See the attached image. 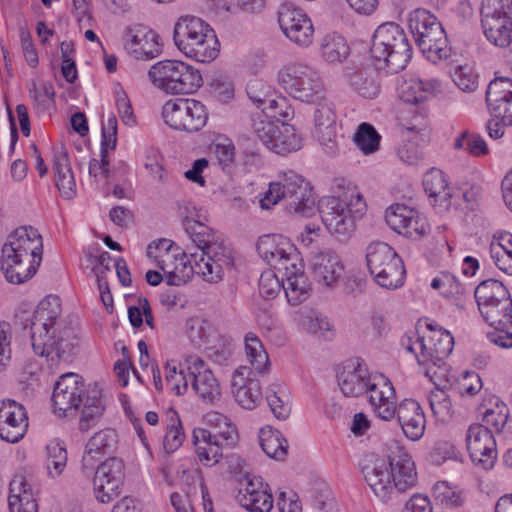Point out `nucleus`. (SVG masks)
Segmentation results:
<instances>
[{"instance_id":"obj_36","label":"nucleus","mask_w":512,"mask_h":512,"mask_svg":"<svg viewBox=\"0 0 512 512\" xmlns=\"http://www.w3.org/2000/svg\"><path fill=\"white\" fill-rule=\"evenodd\" d=\"M260 446L264 453L275 460H284L288 452V442L282 433L270 426L259 432Z\"/></svg>"},{"instance_id":"obj_37","label":"nucleus","mask_w":512,"mask_h":512,"mask_svg":"<svg viewBox=\"0 0 512 512\" xmlns=\"http://www.w3.org/2000/svg\"><path fill=\"white\" fill-rule=\"evenodd\" d=\"M192 388L202 401L207 404L213 405L220 401V385L210 369H205L202 374L192 378Z\"/></svg>"},{"instance_id":"obj_56","label":"nucleus","mask_w":512,"mask_h":512,"mask_svg":"<svg viewBox=\"0 0 512 512\" xmlns=\"http://www.w3.org/2000/svg\"><path fill=\"white\" fill-rule=\"evenodd\" d=\"M171 422L167 426L163 440V448L168 454L175 452L182 445L185 438L181 421L177 414H175V418H171Z\"/></svg>"},{"instance_id":"obj_4","label":"nucleus","mask_w":512,"mask_h":512,"mask_svg":"<svg viewBox=\"0 0 512 512\" xmlns=\"http://www.w3.org/2000/svg\"><path fill=\"white\" fill-rule=\"evenodd\" d=\"M55 410L64 415L76 411L82 405L79 429L87 432L94 427L103 415L105 405L102 390L97 383L86 385L76 373H66L55 383L52 395Z\"/></svg>"},{"instance_id":"obj_25","label":"nucleus","mask_w":512,"mask_h":512,"mask_svg":"<svg viewBox=\"0 0 512 512\" xmlns=\"http://www.w3.org/2000/svg\"><path fill=\"white\" fill-rule=\"evenodd\" d=\"M371 374L361 359L347 361L337 373L338 386L346 397H358L367 391Z\"/></svg>"},{"instance_id":"obj_50","label":"nucleus","mask_w":512,"mask_h":512,"mask_svg":"<svg viewBox=\"0 0 512 512\" xmlns=\"http://www.w3.org/2000/svg\"><path fill=\"white\" fill-rule=\"evenodd\" d=\"M280 121L272 120L270 117L265 115H259L253 119V132L256 137L267 147L271 145L272 138L275 133L278 132Z\"/></svg>"},{"instance_id":"obj_3","label":"nucleus","mask_w":512,"mask_h":512,"mask_svg":"<svg viewBox=\"0 0 512 512\" xmlns=\"http://www.w3.org/2000/svg\"><path fill=\"white\" fill-rule=\"evenodd\" d=\"M194 206L179 205V213L185 233L201 251L196 261L197 272L209 283L219 282L226 269L234 265L232 249L222 237L208 225L194 218Z\"/></svg>"},{"instance_id":"obj_54","label":"nucleus","mask_w":512,"mask_h":512,"mask_svg":"<svg viewBox=\"0 0 512 512\" xmlns=\"http://www.w3.org/2000/svg\"><path fill=\"white\" fill-rule=\"evenodd\" d=\"M269 86L260 80L250 81L247 85V95L249 99L256 105L257 108L266 114L270 101L274 100L269 95Z\"/></svg>"},{"instance_id":"obj_14","label":"nucleus","mask_w":512,"mask_h":512,"mask_svg":"<svg viewBox=\"0 0 512 512\" xmlns=\"http://www.w3.org/2000/svg\"><path fill=\"white\" fill-rule=\"evenodd\" d=\"M366 262L370 274L379 286L396 289L403 285L406 274L404 264L390 245L384 242L369 244Z\"/></svg>"},{"instance_id":"obj_8","label":"nucleus","mask_w":512,"mask_h":512,"mask_svg":"<svg viewBox=\"0 0 512 512\" xmlns=\"http://www.w3.org/2000/svg\"><path fill=\"white\" fill-rule=\"evenodd\" d=\"M370 53L379 69L386 67L398 73L410 62L413 50L404 29L394 22H386L375 30Z\"/></svg>"},{"instance_id":"obj_12","label":"nucleus","mask_w":512,"mask_h":512,"mask_svg":"<svg viewBox=\"0 0 512 512\" xmlns=\"http://www.w3.org/2000/svg\"><path fill=\"white\" fill-rule=\"evenodd\" d=\"M279 85L294 99L312 103L324 96V84L315 68L302 62L284 66L277 74Z\"/></svg>"},{"instance_id":"obj_15","label":"nucleus","mask_w":512,"mask_h":512,"mask_svg":"<svg viewBox=\"0 0 512 512\" xmlns=\"http://www.w3.org/2000/svg\"><path fill=\"white\" fill-rule=\"evenodd\" d=\"M164 122L172 129L188 133L200 131L207 123L205 105L195 99L168 100L162 108Z\"/></svg>"},{"instance_id":"obj_19","label":"nucleus","mask_w":512,"mask_h":512,"mask_svg":"<svg viewBox=\"0 0 512 512\" xmlns=\"http://www.w3.org/2000/svg\"><path fill=\"white\" fill-rule=\"evenodd\" d=\"M466 446L473 463L486 470L494 466L497 458L496 441L488 427L470 425L466 433Z\"/></svg>"},{"instance_id":"obj_13","label":"nucleus","mask_w":512,"mask_h":512,"mask_svg":"<svg viewBox=\"0 0 512 512\" xmlns=\"http://www.w3.org/2000/svg\"><path fill=\"white\" fill-rule=\"evenodd\" d=\"M478 309L491 326L512 324V299L504 284L495 279L482 281L474 291Z\"/></svg>"},{"instance_id":"obj_21","label":"nucleus","mask_w":512,"mask_h":512,"mask_svg":"<svg viewBox=\"0 0 512 512\" xmlns=\"http://www.w3.org/2000/svg\"><path fill=\"white\" fill-rule=\"evenodd\" d=\"M310 270L316 283L324 288L334 289L345 273V266L335 251L326 249L312 256Z\"/></svg>"},{"instance_id":"obj_23","label":"nucleus","mask_w":512,"mask_h":512,"mask_svg":"<svg viewBox=\"0 0 512 512\" xmlns=\"http://www.w3.org/2000/svg\"><path fill=\"white\" fill-rule=\"evenodd\" d=\"M486 102L491 114L506 126H512V79L498 77L486 91Z\"/></svg>"},{"instance_id":"obj_46","label":"nucleus","mask_w":512,"mask_h":512,"mask_svg":"<svg viewBox=\"0 0 512 512\" xmlns=\"http://www.w3.org/2000/svg\"><path fill=\"white\" fill-rule=\"evenodd\" d=\"M245 351L253 368L258 372H263L265 366L269 363V358L260 339L256 335L251 333L246 335Z\"/></svg>"},{"instance_id":"obj_10","label":"nucleus","mask_w":512,"mask_h":512,"mask_svg":"<svg viewBox=\"0 0 512 512\" xmlns=\"http://www.w3.org/2000/svg\"><path fill=\"white\" fill-rule=\"evenodd\" d=\"M408 27L423 55L432 63L447 59L451 55L447 34L438 19L425 9H416L409 14Z\"/></svg>"},{"instance_id":"obj_44","label":"nucleus","mask_w":512,"mask_h":512,"mask_svg":"<svg viewBox=\"0 0 512 512\" xmlns=\"http://www.w3.org/2000/svg\"><path fill=\"white\" fill-rule=\"evenodd\" d=\"M46 451V468L48 475L51 478H57L62 474L67 465L68 457L66 448L58 442H51L46 446Z\"/></svg>"},{"instance_id":"obj_2","label":"nucleus","mask_w":512,"mask_h":512,"mask_svg":"<svg viewBox=\"0 0 512 512\" xmlns=\"http://www.w3.org/2000/svg\"><path fill=\"white\" fill-rule=\"evenodd\" d=\"M362 473L368 486L382 502L395 491L405 492L417 484V471L411 455L398 443L389 448L387 458L373 453L364 458Z\"/></svg>"},{"instance_id":"obj_55","label":"nucleus","mask_w":512,"mask_h":512,"mask_svg":"<svg viewBox=\"0 0 512 512\" xmlns=\"http://www.w3.org/2000/svg\"><path fill=\"white\" fill-rule=\"evenodd\" d=\"M351 87L362 97L373 98L378 94V85L373 77L362 71H357L350 76Z\"/></svg>"},{"instance_id":"obj_28","label":"nucleus","mask_w":512,"mask_h":512,"mask_svg":"<svg viewBox=\"0 0 512 512\" xmlns=\"http://www.w3.org/2000/svg\"><path fill=\"white\" fill-rule=\"evenodd\" d=\"M482 27L487 40L501 48L510 47L512 51V18L501 11L488 13L482 11Z\"/></svg>"},{"instance_id":"obj_40","label":"nucleus","mask_w":512,"mask_h":512,"mask_svg":"<svg viewBox=\"0 0 512 512\" xmlns=\"http://www.w3.org/2000/svg\"><path fill=\"white\" fill-rule=\"evenodd\" d=\"M287 300L292 305H298L305 300L311 290V284L304 274V271L290 276L285 279L283 283Z\"/></svg>"},{"instance_id":"obj_48","label":"nucleus","mask_w":512,"mask_h":512,"mask_svg":"<svg viewBox=\"0 0 512 512\" xmlns=\"http://www.w3.org/2000/svg\"><path fill=\"white\" fill-rule=\"evenodd\" d=\"M210 151L215 155L222 169L229 170L235 158V147L232 141L225 137H217L210 145Z\"/></svg>"},{"instance_id":"obj_24","label":"nucleus","mask_w":512,"mask_h":512,"mask_svg":"<svg viewBox=\"0 0 512 512\" xmlns=\"http://www.w3.org/2000/svg\"><path fill=\"white\" fill-rule=\"evenodd\" d=\"M28 418L22 405L8 399L0 404V438L9 443L20 441L28 427Z\"/></svg>"},{"instance_id":"obj_61","label":"nucleus","mask_w":512,"mask_h":512,"mask_svg":"<svg viewBox=\"0 0 512 512\" xmlns=\"http://www.w3.org/2000/svg\"><path fill=\"white\" fill-rule=\"evenodd\" d=\"M11 326L7 322H0V372L4 371L11 361Z\"/></svg>"},{"instance_id":"obj_41","label":"nucleus","mask_w":512,"mask_h":512,"mask_svg":"<svg viewBox=\"0 0 512 512\" xmlns=\"http://www.w3.org/2000/svg\"><path fill=\"white\" fill-rule=\"evenodd\" d=\"M322 57L328 63H341L349 55V46L340 35H327L321 45Z\"/></svg>"},{"instance_id":"obj_62","label":"nucleus","mask_w":512,"mask_h":512,"mask_svg":"<svg viewBox=\"0 0 512 512\" xmlns=\"http://www.w3.org/2000/svg\"><path fill=\"white\" fill-rule=\"evenodd\" d=\"M442 361L429 362L426 369V376L434 383L435 388L446 389L449 383L448 369L445 365L441 364Z\"/></svg>"},{"instance_id":"obj_43","label":"nucleus","mask_w":512,"mask_h":512,"mask_svg":"<svg viewBox=\"0 0 512 512\" xmlns=\"http://www.w3.org/2000/svg\"><path fill=\"white\" fill-rule=\"evenodd\" d=\"M353 139L356 146L368 155L379 149L381 136L371 124L363 122L358 126Z\"/></svg>"},{"instance_id":"obj_26","label":"nucleus","mask_w":512,"mask_h":512,"mask_svg":"<svg viewBox=\"0 0 512 512\" xmlns=\"http://www.w3.org/2000/svg\"><path fill=\"white\" fill-rule=\"evenodd\" d=\"M125 49L135 59L150 60L160 55L162 46L159 35L144 26L138 25L126 31Z\"/></svg>"},{"instance_id":"obj_51","label":"nucleus","mask_w":512,"mask_h":512,"mask_svg":"<svg viewBox=\"0 0 512 512\" xmlns=\"http://www.w3.org/2000/svg\"><path fill=\"white\" fill-rule=\"evenodd\" d=\"M279 272H283V275L288 278L304 271L303 260L294 245V250H289L282 256L278 257V260L272 266Z\"/></svg>"},{"instance_id":"obj_16","label":"nucleus","mask_w":512,"mask_h":512,"mask_svg":"<svg viewBox=\"0 0 512 512\" xmlns=\"http://www.w3.org/2000/svg\"><path fill=\"white\" fill-rule=\"evenodd\" d=\"M125 479V464L118 457H110L99 464L94 472L93 490L100 503H110L121 494Z\"/></svg>"},{"instance_id":"obj_59","label":"nucleus","mask_w":512,"mask_h":512,"mask_svg":"<svg viewBox=\"0 0 512 512\" xmlns=\"http://www.w3.org/2000/svg\"><path fill=\"white\" fill-rule=\"evenodd\" d=\"M508 414L507 406L503 402H496L494 408L485 411L483 420L486 425L490 426L494 431L500 432L507 423Z\"/></svg>"},{"instance_id":"obj_17","label":"nucleus","mask_w":512,"mask_h":512,"mask_svg":"<svg viewBox=\"0 0 512 512\" xmlns=\"http://www.w3.org/2000/svg\"><path fill=\"white\" fill-rule=\"evenodd\" d=\"M278 23L285 36L296 45L308 47L313 41L314 28L311 19L290 2H284L278 10Z\"/></svg>"},{"instance_id":"obj_45","label":"nucleus","mask_w":512,"mask_h":512,"mask_svg":"<svg viewBox=\"0 0 512 512\" xmlns=\"http://www.w3.org/2000/svg\"><path fill=\"white\" fill-rule=\"evenodd\" d=\"M457 150H465L472 156L480 157L488 153V147L485 140L478 134L463 131L460 133L453 144Z\"/></svg>"},{"instance_id":"obj_29","label":"nucleus","mask_w":512,"mask_h":512,"mask_svg":"<svg viewBox=\"0 0 512 512\" xmlns=\"http://www.w3.org/2000/svg\"><path fill=\"white\" fill-rule=\"evenodd\" d=\"M397 419L404 435L412 440H420L425 432L426 419L420 404L413 399L403 400L397 410Z\"/></svg>"},{"instance_id":"obj_52","label":"nucleus","mask_w":512,"mask_h":512,"mask_svg":"<svg viewBox=\"0 0 512 512\" xmlns=\"http://www.w3.org/2000/svg\"><path fill=\"white\" fill-rule=\"evenodd\" d=\"M239 504L250 512H269L273 507V497L266 489L239 497Z\"/></svg>"},{"instance_id":"obj_63","label":"nucleus","mask_w":512,"mask_h":512,"mask_svg":"<svg viewBox=\"0 0 512 512\" xmlns=\"http://www.w3.org/2000/svg\"><path fill=\"white\" fill-rule=\"evenodd\" d=\"M490 255L500 270L512 274V251L502 249L498 243H491Z\"/></svg>"},{"instance_id":"obj_31","label":"nucleus","mask_w":512,"mask_h":512,"mask_svg":"<svg viewBox=\"0 0 512 512\" xmlns=\"http://www.w3.org/2000/svg\"><path fill=\"white\" fill-rule=\"evenodd\" d=\"M53 174L60 195L64 199L74 198L76 196V181L68 152L63 146L54 150Z\"/></svg>"},{"instance_id":"obj_42","label":"nucleus","mask_w":512,"mask_h":512,"mask_svg":"<svg viewBox=\"0 0 512 512\" xmlns=\"http://www.w3.org/2000/svg\"><path fill=\"white\" fill-rule=\"evenodd\" d=\"M365 393L369 394V402L372 406L383 401L393 400L395 397L391 381L383 375L371 376Z\"/></svg>"},{"instance_id":"obj_32","label":"nucleus","mask_w":512,"mask_h":512,"mask_svg":"<svg viewBox=\"0 0 512 512\" xmlns=\"http://www.w3.org/2000/svg\"><path fill=\"white\" fill-rule=\"evenodd\" d=\"M10 512H38V503L31 486L22 476H16L9 485Z\"/></svg>"},{"instance_id":"obj_47","label":"nucleus","mask_w":512,"mask_h":512,"mask_svg":"<svg viewBox=\"0 0 512 512\" xmlns=\"http://www.w3.org/2000/svg\"><path fill=\"white\" fill-rule=\"evenodd\" d=\"M432 288L440 290L447 298L459 299L466 292V287L451 273L442 272L431 283Z\"/></svg>"},{"instance_id":"obj_49","label":"nucleus","mask_w":512,"mask_h":512,"mask_svg":"<svg viewBox=\"0 0 512 512\" xmlns=\"http://www.w3.org/2000/svg\"><path fill=\"white\" fill-rule=\"evenodd\" d=\"M429 403L433 414L441 420L452 415V402L450 395L443 388H434L429 394Z\"/></svg>"},{"instance_id":"obj_5","label":"nucleus","mask_w":512,"mask_h":512,"mask_svg":"<svg viewBox=\"0 0 512 512\" xmlns=\"http://www.w3.org/2000/svg\"><path fill=\"white\" fill-rule=\"evenodd\" d=\"M43 244L38 231L19 227L4 243L1 251V270L12 284H22L37 272L42 260Z\"/></svg>"},{"instance_id":"obj_11","label":"nucleus","mask_w":512,"mask_h":512,"mask_svg":"<svg viewBox=\"0 0 512 512\" xmlns=\"http://www.w3.org/2000/svg\"><path fill=\"white\" fill-rule=\"evenodd\" d=\"M148 76L156 87L168 94H191L203 83L199 70L178 60H163L154 64Z\"/></svg>"},{"instance_id":"obj_33","label":"nucleus","mask_w":512,"mask_h":512,"mask_svg":"<svg viewBox=\"0 0 512 512\" xmlns=\"http://www.w3.org/2000/svg\"><path fill=\"white\" fill-rule=\"evenodd\" d=\"M196 454L203 465L213 466L222 457V445L213 439L212 431L198 428L193 431Z\"/></svg>"},{"instance_id":"obj_58","label":"nucleus","mask_w":512,"mask_h":512,"mask_svg":"<svg viewBox=\"0 0 512 512\" xmlns=\"http://www.w3.org/2000/svg\"><path fill=\"white\" fill-rule=\"evenodd\" d=\"M433 496L436 501L447 507H458L463 502L461 494L445 481L437 482L434 485Z\"/></svg>"},{"instance_id":"obj_39","label":"nucleus","mask_w":512,"mask_h":512,"mask_svg":"<svg viewBox=\"0 0 512 512\" xmlns=\"http://www.w3.org/2000/svg\"><path fill=\"white\" fill-rule=\"evenodd\" d=\"M267 403L279 420H286L291 413L290 394L280 384H272L266 392Z\"/></svg>"},{"instance_id":"obj_6","label":"nucleus","mask_w":512,"mask_h":512,"mask_svg":"<svg viewBox=\"0 0 512 512\" xmlns=\"http://www.w3.org/2000/svg\"><path fill=\"white\" fill-rule=\"evenodd\" d=\"M318 210L328 232L340 241H346L355 228V219L366 211L363 196L355 187H348L338 195L320 199Z\"/></svg>"},{"instance_id":"obj_1","label":"nucleus","mask_w":512,"mask_h":512,"mask_svg":"<svg viewBox=\"0 0 512 512\" xmlns=\"http://www.w3.org/2000/svg\"><path fill=\"white\" fill-rule=\"evenodd\" d=\"M25 321L24 328H30L35 354L45 357L51 367L69 358L74 344L70 340V330L61 318V302L57 296L49 295L41 300Z\"/></svg>"},{"instance_id":"obj_60","label":"nucleus","mask_w":512,"mask_h":512,"mask_svg":"<svg viewBox=\"0 0 512 512\" xmlns=\"http://www.w3.org/2000/svg\"><path fill=\"white\" fill-rule=\"evenodd\" d=\"M283 283L273 271H265L259 279V292L265 299H274L283 288Z\"/></svg>"},{"instance_id":"obj_18","label":"nucleus","mask_w":512,"mask_h":512,"mask_svg":"<svg viewBox=\"0 0 512 512\" xmlns=\"http://www.w3.org/2000/svg\"><path fill=\"white\" fill-rule=\"evenodd\" d=\"M385 221L394 231L413 240L421 239L430 231L426 217L404 204L390 206L385 212Z\"/></svg>"},{"instance_id":"obj_20","label":"nucleus","mask_w":512,"mask_h":512,"mask_svg":"<svg viewBox=\"0 0 512 512\" xmlns=\"http://www.w3.org/2000/svg\"><path fill=\"white\" fill-rule=\"evenodd\" d=\"M314 111L315 135L329 155L338 151L337 114L335 105L324 96L319 98Z\"/></svg>"},{"instance_id":"obj_7","label":"nucleus","mask_w":512,"mask_h":512,"mask_svg":"<svg viewBox=\"0 0 512 512\" xmlns=\"http://www.w3.org/2000/svg\"><path fill=\"white\" fill-rule=\"evenodd\" d=\"M173 39L177 48L197 62L209 63L219 53V41L209 24L195 16H183L174 26Z\"/></svg>"},{"instance_id":"obj_64","label":"nucleus","mask_w":512,"mask_h":512,"mask_svg":"<svg viewBox=\"0 0 512 512\" xmlns=\"http://www.w3.org/2000/svg\"><path fill=\"white\" fill-rule=\"evenodd\" d=\"M454 456V445L451 442L444 440L437 441L430 452V460L435 465H441L443 462L453 458Z\"/></svg>"},{"instance_id":"obj_35","label":"nucleus","mask_w":512,"mask_h":512,"mask_svg":"<svg viewBox=\"0 0 512 512\" xmlns=\"http://www.w3.org/2000/svg\"><path fill=\"white\" fill-rule=\"evenodd\" d=\"M301 137L296 133L293 126L286 122H280L278 132L272 138L269 148L276 154L286 155L301 148Z\"/></svg>"},{"instance_id":"obj_30","label":"nucleus","mask_w":512,"mask_h":512,"mask_svg":"<svg viewBox=\"0 0 512 512\" xmlns=\"http://www.w3.org/2000/svg\"><path fill=\"white\" fill-rule=\"evenodd\" d=\"M441 83L436 78L410 77L405 79L399 88L402 101L419 104L427 101L440 91Z\"/></svg>"},{"instance_id":"obj_38","label":"nucleus","mask_w":512,"mask_h":512,"mask_svg":"<svg viewBox=\"0 0 512 512\" xmlns=\"http://www.w3.org/2000/svg\"><path fill=\"white\" fill-rule=\"evenodd\" d=\"M423 187L435 202H448L451 198L446 177L441 170L433 168L428 171L423 178Z\"/></svg>"},{"instance_id":"obj_27","label":"nucleus","mask_w":512,"mask_h":512,"mask_svg":"<svg viewBox=\"0 0 512 512\" xmlns=\"http://www.w3.org/2000/svg\"><path fill=\"white\" fill-rule=\"evenodd\" d=\"M254 372L247 366H240L232 377V392L237 403L245 409H253L262 398L258 379L252 377Z\"/></svg>"},{"instance_id":"obj_53","label":"nucleus","mask_w":512,"mask_h":512,"mask_svg":"<svg viewBox=\"0 0 512 512\" xmlns=\"http://www.w3.org/2000/svg\"><path fill=\"white\" fill-rule=\"evenodd\" d=\"M117 433L113 429H104L95 433L88 441L90 451H98L104 455L111 453L117 445Z\"/></svg>"},{"instance_id":"obj_34","label":"nucleus","mask_w":512,"mask_h":512,"mask_svg":"<svg viewBox=\"0 0 512 512\" xmlns=\"http://www.w3.org/2000/svg\"><path fill=\"white\" fill-rule=\"evenodd\" d=\"M256 249L259 256L273 266L279 256L283 257L288 250H294V244L280 234H267L259 237Z\"/></svg>"},{"instance_id":"obj_9","label":"nucleus","mask_w":512,"mask_h":512,"mask_svg":"<svg viewBox=\"0 0 512 512\" xmlns=\"http://www.w3.org/2000/svg\"><path fill=\"white\" fill-rule=\"evenodd\" d=\"M280 200L286 202L289 213L300 215H308L315 205L310 183L294 171L283 172L278 181L270 183L260 205L270 209Z\"/></svg>"},{"instance_id":"obj_22","label":"nucleus","mask_w":512,"mask_h":512,"mask_svg":"<svg viewBox=\"0 0 512 512\" xmlns=\"http://www.w3.org/2000/svg\"><path fill=\"white\" fill-rule=\"evenodd\" d=\"M454 338L448 331H438V334L431 336L428 341L424 337H418L413 343L408 344L406 349L415 354L420 365L429 362L443 361L453 349Z\"/></svg>"},{"instance_id":"obj_57","label":"nucleus","mask_w":512,"mask_h":512,"mask_svg":"<svg viewBox=\"0 0 512 512\" xmlns=\"http://www.w3.org/2000/svg\"><path fill=\"white\" fill-rule=\"evenodd\" d=\"M452 77L454 83L464 92H473L478 87V75L468 65L457 66Z\"/></svg>"}]
</instances>
